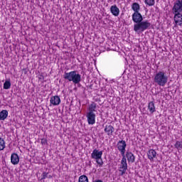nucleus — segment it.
Masks as SVG:
<instances>
[{
  "label": "nucleus",
  "mask_w": 182,
  "mask_h": 182,
  "mask_svg": "<svg viewBox=\"0 0 182 182\" xmlns=\"http://www.w3.org/2000/svg\"><path fill=\"white\" fill-rule=\"evenodd\" d=\"M154 82L158 85V86H166L168 82V75H167V73L164 72V70L157 72L154 77Z\"/></svg>",
  "instance_id": "1"
},
{
  "label": "nucleus",
  "mask_w": 182,
  "mask_h": 182,
  "mask_svg": "<svg viewBox=\"0 0 182 182\" xmlns=\"http://www.w3.org/2000/svg\"><path fill=\"white\" fill-rule=\"evenodd\" d=\"M150 28H151V23L147 20H142V21L134 24V31L138 34L143 33L144 31H147V29H150Z\"/></svg>",
  "instance_id": "2"
},
{
  "label": "nucleus",
  "mask_w": 182,
  "mask_h": 182,
  "mask_svg": "<svg viewBox=\"0 0 182 182\" xmlns=\"http://www.w3.org/2000/svg\"><path fill=\"white\" fill-rule=\"evenodd\" d=\"M64 79L77 85L80 82L81 77L76 71H71L64 74Z\"/></svg>",
  "instance_id": "3"
},
{
  "label": "nucleus",
  "mask_w": 182,
  "mask_h": 182,
  "mask_svg": "<svg viewBox=\"0 0 182 182\" xmlns=\"http://www.w3.org/2000/svg\"><path fill=\"white\" fill-rule=\"evenodd\" d=\"M102 156H103L102 151L94 149L92 153V159H93L94 161H96L99 167H103V159H102Z\"/></svg>",
  "instance_id": "4"
},
{
  "label": "nucleus",
  "mask_w": 182,
  "mask_h": 182,
  "mask_svg": "<svg viewBox=\"0 0 182 182\" xmlns=\"http://www.w3.org/2000/svg\"><path fill=\"white\" fill-rule=\"evenodd\" d=\"M182 0H176L173 3V6L172 8V13L175 15V18L178 16H182Z\"/></svg>",
  "instance_id": "5"
},
{
  "label": "nucleus",
  "mask_w": 182,
  "mask_h": 182,
  "mask_svg": "<svg viewBox=\"0 0 182 182\" xmlns=\"http://www.w3.org/2000/svg\"><path fill=\"white\" fill-rule=\"evenodd\" d=\"M127 144H126V141L124 140H121L119 141L117 143V149L119 150V151H120L122 156V159H126V147H127Z\"/></svg>",
  "instance_id": "6"
},
{
  "label": "nucleus",
  "mask_w": 182,
  "mask_h": 182,
  "mask_svg": "<svg viewBox=\"0 0 182 182\" xmlns=\"http://www.w3.org/2000/svg\"><path fill=\"white\" fill-rule=\"evenodd\" d=\"M120 176H124L127 170V159L122 158L121 161V166L119 167Z\"/></svg>",
  "instance_id": "7"
},
{
  "label": "nucleus",
  "mask_w": 182,
  "mask_h": 182,
  "mask_svg": "<svg viewBox=\"0 0 182 182\" xmlns=\"http://www.w3.org/2000/svg\"><path fill=\"white\" fill-rule=\"evenodd\" d=\"M60 105V97L55 95L50 97V106H59Z\"/></svg>",
  "instance_id": "8"
},
{
  "label": "nucleus",
  "mask_w": 182,
  "mask_h": 182,
  "mask_svg": "<svg viewBox=\"0 0 182 182\" xmlns=\"http://www.w3.org/2000/svg\"><path fill=\"white\" fill-rule=\"evenodd\" d=\"M132 21L134 23H139L143 21V16L140 12L134 13L132 14Z\"/></svg>",
  "instance_id": "9"
},
{
  "label": "nucleus",
  "mask_w": 182,
  "mask_h": 182,
  "mask_svg": "<svg viewBox=\"0 0 182 182\" xmlns=\"http://www.w3.org/2000/svg\"><path fill=\"white\" fill-rule=\"evenodd\" d=\"M110 12L114 16H119L120 15V9L117 8L116 4L111 6Z\"/></svg>",
  "instance_id": "10"
},
{
  "label": "nucleus",
  "mask_w": 182,
  "mask_h": 182,
  "mask_svg": "<svg viewBox=\"0 0 182 182\" xmlns=\"http://www.w3.org/2000/svg\"><path fill=\"white\" fill-rule=\"evenodd\" d=\"M104 132L107 134V136H113V133L114 132V127L112 125H106Z\"/></svg>",
  "instance_id": "11"
},
{
  "label": "nucleus",
  "mask_w": 182,
  "mask_h": 182,
  "mask_svg": "<svg viewBox=\"0 0 182 182\" xmlns=\"http://www.w3.org/2000/svg\"><path fill=\"white\" fill-rule=\"evenodd\" d=\"M92 86L93 87V89L95 90H97V89H99V87H100V80H99L96 77H92Z\"/></svg>",
  "instance_id": "12"
},
{
  "label": "nucleus",
  "mask_w": 182,
  "mask_h": 182,
  "mask_svg": "<svg viewBox=\"0 0 182 182\" xmlns=\"http://www.w3.org/2000/svg\"><path fill=\"white\" fill-rule=\"evenodd\" d=\"M148 159L153 161L157 157V152L154 149H150L147 153Z\"/></svg>",
  "instance_id": "13"
},
{
  "label": "nucleus",
  "mask_w": 182,
  "mask_h": 182,
  "mask_svg": "<svg viewBox=\"0 0 182 182\" xmlns=\"http://www.w3.org/2000/svg\"><path fill=\"white\" fill-rule=\"evenodd\" d=\"M127 159L128 163H134L136 160V157L134 156V154L130 151H127L125 159Z\"/></svg>",
  "instance_id": "14"
},
{
  "label": "nucleus",
  "mask_w": 182,
  "mask_h": 182,
  "mask_svg": "<svg viewBox=\"0 0 182 182\" xmlns=\"http://www.w3.org/2000/svg\"><path fill=\"white\" fill-rule=\"evenodd\" d=\"M11 164L16 166L19 164V156L16 154H12L11 156Z\"/></svg>",
  "instance_id": "15"
},
{
  "label": "nucleus",
  "mask_w": 182,
  "mask_h": 182,
  "mask_svg": "<svg viewBox=\"0 0 182 182\" xmlns=\"http://www.w3.org/2000/svg\"><path fill=\"white\" fill-rule=\"evenodd\" d=\"M148 110H149V113L153 114L156 112V106L154 105V102L151 101L148 104Z\"/></svg>",
  "instance_id": "16"
},
{
  "label": "nucleus",
  "mask_w": 182,
  "mask_h": 182,
  "mask_svg": "<svg viewBox=\"0 0 182 182\" xmlns=\"http://www.w3.org/2000/svg\"><path fill=\"white\" fill-rule=\"evenodd\" d=\"M181 15H182V14H181ZM173 21L175 22V26H177V25H178L179 26H181V25H182V16H178L177 18H176V14H174Z\"/></svg>",
  "instance_id": "17"
},
{
  "label": "nucleus",
  "mask_w": 182,
  "mask_h": 182,
  "mask_svg": "<svg viewBox=\"0 0 182 182\" xmlns=\"http://www.w3.org/2000/svg\"><path fill=\"white\" fill-rule=\"evenodd\" d=\"M132 9L134 11V13L139 12L140 11V4L138 3H133L132 6Z\"/></svg>",
  "instance_id": "18"
},
{
  "label": "nucleus",
  "mask_w": 182,
  "mask_h": 182,
  "mask_svg": "<svg viewBox=\"0 0 182 182\" xmlns=\"http://www.w3.org/2000/svg\"><path fill=\"white\" fill-rule=\"evenodd\" d=\"M8 117V111L4 109L0 112V120H5Z\"/></svg>",
  "instance_id": "19"
},
{
  "label": "nucleus",
  "mask_w": 182,
  "mask_h": 182,
  "mask_svg": "<svg viewBox=\"0 0 182 182\" xmlns=\"http://www.w3.org/2000/svg\"><path fill=\"white\" fill-rule=\"evenodd\" d=\"M6 147L5 140L0 137V151H2Z\"/></svg>",
  "instance_id": "20"
},
{
  "label": "nucleus",
  "mask_w": 182,
  "mask_h": 182,
  "mask_svg": "<svg viewBox=\"0 0 182 182\" xmlns=\"http://www.w3.org/2000/svg\"><path fill=\"white\" fill-rule=\"evenodd\" d=\"M174 146H175V148L177 149V150H181V149H182V141H176Z\"/></svg>",
  "instance_id": "21"
},
{
  "label": "nucleus",
  "mask_w": 182,
  "mask_h": 182,
  "mask_svg": "<svg viewBox=\"0 0 182 182\" xmlns=\"http://www.w3.org/2000/svg\"><path fill=\"white\" fill-rule=\"evenodd\" d=\"M4 89L8 90L11 89V81L9 80H6L4 84Z\"/></svg>",
  "instance_id": "22"
},
{
  "label": "nucleus",
  "mask_w": 182,
  "mask_h": 182,
  "mask_svg": "<svg viewBox=\"0 0 182 182\" xmlns=\"http://www.w3.org/2000/svg\"><path fill=\"white\" fill-rule=\"evenodd\" d=\"M144 2L146 5H148V6H153V5L156 4V1L154 0H144Z\"/></svg>",
  "instance_id": "23"
},
{
  "label": "nucleus",
  "mask_w": 182,
  "mask_h": 182,
  "mask_svg": "<svg viewBox=\"0 0 182 182\" xmlns=\"http://www.w3.org/2000/svg\"><path fill=\"white\" fill-rule=\"evenodd\" d=\"M79 182H89V179L86 176H81L79 178Z\"/></svg>",
  "instance_id": "24"
},
{
  "label": "nucleus",
  "mask_w": 182,
  "mask_h": 182,
  "mask_svg": "<svg viewBox=\"0 0 182 182\" xmlns=\"http://www.w3.org/2000/svg\"><path fill=\"white\" fill-rule=\"evenodd\" d=\"M48 174H49V173H46V172H43L42 173V180H45V178H52V176L49 175L48 176Z\"/></svg>",
  "instance_id": "25"
},
{
  "label": "nucleus",
  "mask_w": 182,
  "mask_h": 182,
  "mask_svg": "<svg viewBox=\"0 0 182 182\" xmlns=\"http://www.w3.org/2000/svg\"><path fill=\"white\" fill-rule=\"evenodd\" d=\"M87 117L89 124H92V111L89 112V113L87 114Z\"/></svg>",
  "instance_id": "26"
},
{
  "label": "nucleus",
  "mask_w": 182,
  "mask_h": 182,
  "mask_svg": "<svg viewBox=\"0 0 182 182\" xmlns=\"http://www.w3.org/2000/svg\"><path fill=\"white\" fill-rule=\"evenodd\" d=\"M95 117H96V115L93 112H92V124H95Z\"/></svg>",
  "instance_id": "27"
},
{
  "label": "nucleus",
  "mask_w": 182,
  "mask_h": 182,
  "mask_svg": "<svg viewBox=\"0 0 182 182\" xmlns=\"http://www.w3.org/2000/svg\"><path fill=\"white\" fill-rule=\"evenodd\" d=\"M95 109H96V103L92 102V113H93V112H95Z\"/></svg>",
  "instance_id": "28"
},
{
  "label": "nucleus",
  "mask_w": 182,
  "mask_h": 182,
  "mask_svg": "<svg viewBox=\"0 0 182 182\" xmlns=\"http://www.w3.org/2000/svg\"><path fill=\"white\" fill-rule=\"evenodd\" d=\"M41 144H48V140L46 139H41Z\"/></svg>",
  "instance_id": "29"
}]
</instances>
